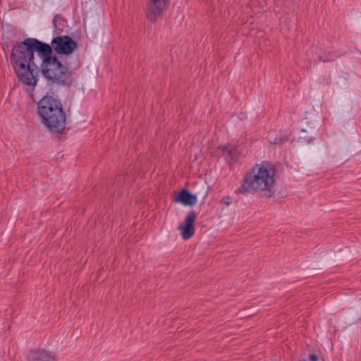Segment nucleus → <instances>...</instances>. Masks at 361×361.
I'll return each instance as SVG.
<instances>
[{
	"label": "nucleus",
	"instance_id": "1",
	"mask_svg": "<svg viewBox=\"0 0 361 361\" xmlns=\"http://www.w3.org/2000/svg\"><path fill=\"white\" fill-rule=\"evenodd\" d=\"M11 61L19 80L27 85L35 86L39 71L47 79L63 85L72 82L73 72L63 65L49 44L35 38H27L12 49Z\"/></svg>",
	"mask_w": 361,
	"mask_h": 361
},
{
	"label": "nucleus",
	"instance_id": "2",
	"mask_svg": "<svg viewBox=\"0 0 361 361\" xmlns=\"http://www.w3.org/2000/svg\"><path fill=\"white\" fill-rule=\"evenodd\" d=\"M276 183V169L268 162L255 164L244 175L235 195L264 194L270 197Z\"/></svg>",
	"mask_w": 361,
	"mask_h": 361
},
{
	"label": "nucleus",
	"instance_id": "3",
	"mask_svg": "<svg viewBox=\"0 0 361 361\" xmlns=\"http://www.w3.org/2000/svg\"><path fill=\"white\" fill-rule=\"evenodd\" d=\"M37 114L49 130L61 133L66 128V116L59 100L44 96L37 103Z\"/></svg>",
	"mask_w": 361,
	"mask_h": 361
},
{
	"label": "nucleus",
	"instance_id": "4",
	"mask_svg": "<svg viewBox=\"0 0 361 361\" xmlns=\"http://www.w3.org/2000/svg\"><path fill=\"white\" fill-rule=\"evenodd\" d=\"M50 47L58 54H71L77 48V43L70 37L61 35L54 37Z\"/></svg>",
	"mask_w": 361,
	"mask_h": 361
},
{
	"label": "nucleus",
	"instance_id": "5",
	"mask_svg": "<svg viewBox=\"0 0 361 361\" xmlns=\"http://www.w3.org/2000/svg\"><path fill=\"white\" fill-rule=\"evenodd\" d=\"M169 6V0H149L146 5V16L152 23L162 17Z\"/></svg>",
	"mask_w": 361,
	"mask_h": 361
},
{
	"label": "nucleus",
	"instance_id": "6",
	"mask_svg": "<svg viewBox=\"0 0 361 361\" xmlns=\"http://www.w3.org/2000/svg\"><path fill=\"white\" fill-rule=\"evenodd\" d=\"M197 218V214L192 210L187 214L184 223L179 225L178 230L184 240L190 239L195 233L194 223Z\"/></svg>",
	"mask_w": 361,
	"mask_h": 361
},
{
	"label": "nucleus",
	"instance_id": "7",
	"mask_svg": "<svg viewBox=\"0 0 361 361\" xmlns=\"http://www.w3.org/2000/svg\"><path fill=\"white\" fill-rule=\"evenodd\" d=\"M219 149L229 165H232L237 161L240 155V152L237 147L233 145L219 146Z\"/></svg>",
	"mask_w": 361,
	"mask_h": 361
},
{
	"label": "nucleus",
	"instance_id": "8",
	"mask_svg": "<svg viewBox=\"0 0 361 361\" xmlns=\"http://www.w3.org/2000/svg\"><path fill=\"white\" fill-rule=\"evenodd\" d=\"M175 202H180L184 205L192 206L197 204V199L186 189H183L174 199Z\"/></svg>",
	"mask_w": 361,
	"mask_h": 361
},
{
	"label": "nucleus",
	"instance_id": "9",
	"mask_svg": "<svg viewBox=\"0 0 361 361\" xmlns=\"http://www.w3.org/2000/svg\"><path fill=\"white\" fill-rule=\"evenodd\" d=\"M32 361H56V360L50 353L40 351L35 354Z\"/></svg>",
	"mask_w": 361,
	"mask_h": 361
},
{
	"label": "nucleus",
	"instance_id": "10",
	"mask_svg": "<svg viewBox=\"0 0 361 361\" xmlns=\"http://www.w3.org/2000/svg\"><path fill=\"white\" fill-rule=\"evenodd\" d=\"M65 23L66 21L64 20V19L59 15L55 16L53 19V24L54 27L59 30H62Z\"/></svg>",
	"mask_w": 361,
	"mask_h": 361
},
{
	"label": "nucleus",
	"instance_id": "11",
	"mask_svg": "<svg viewBox=\"0 0 361 361\" xmlns=\"http://www.w3.org/2000/svg\"><path fill=\"white\" fill-rule=\"evenodd\" d=\"M300 361H324L322 357H319L314 354H311L308 356L307 359H304Z\"/></svg>",
	"mask_w": 361,
	"mask_h": 361
},
{
	"label": "nucleus",
	"instance_id": "12",
	"mask_svg": "<svg viewBox=\"0 0 361 361\" xmlns=\"http://www.w3.org/2000/svg\"><path fill=\"white\" fill-rule=\"evenodd\" d=\"M229 197H224L222 199V202L227 204V205H229L230 204V202L228 201L229 200Z\"/></svg>",
	"mask_w": 361,
	"mask_h": 361
}]
</instances>
